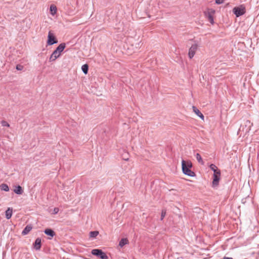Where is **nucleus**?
Instances as JSON below:
<instances>
[{
    "label": "nucleus",
    "instance_id": "obj_12",
    "mask_svg": "<svg viewBox=\"0 0 259 259\" xmlns=\"http://www.w3.org/2000/svg\"><path fill=\"white\" fill-rule=\"evenodd\" d=\"M41 247V239L39 238L36 239L34 243V248L36 250H39Z\"/></svg>",
    "mask_w": 259,
    "mask_h": 259
},
{
    "label": "nucleus",
    "instance_id": "obj_4",
    "mask_svg": "<svg viewBox=\"0 0 259 259\" xmlns=\"http://www.w3.org/2000/svg\"><path fill=\"white\" fill-rule=\"evenodd\" d=\"M58 42L57 40L55 38L54 34L50 31L48 33V41L47 44L48 45H53L55 44H57Z\"/></svg>",
    "mask_w": 259,
    "mask_h": 259
},
{
    "label": "nucleus",
    "instance_id": "obj_7",
    "mask_svg": "<svg viewBox=\"0 0 259 259\" xmlns=\"http://www.w3.org/2000/svg\"><path fill=\"white\" fill-rule=\"evenodd\" d=\"M221 177V172H215L213 175L212 186L215 187L218 185Z\"/></svg>",
    "mask_w": 259,
    "mask_h": 259
},
{
    "label": "nucleus",
    "instance_id": "obj_18",
    "mask_svg": "<svg viewBox=\"0 0 259 259\" xmlns=\"http://www.w3.org/2000/svg\"><path fill=\"white\" fill-rule=\"evenodd\" d=\"M57 7L53 5H51L50 6V11H51V14L54 16L55 15V14L57 12Z\"/></svg>",
    "mask_w": 259,
    "mask_h": 259
},
{
    "label": "nucleus",
    "instance_id": "obj_8",
    "mask_svg": "<svg viewBox=\"0 0 259 259\" xmlns=\"http://www.w3.org/2000/svg\"><path fill=\"white\" fill-rule=\"evenodd\" d=\"M60 55L61 54L57 52V51H54L50 57V61L52 62L55 61L58 58L60 57Z\"/></svg>",
    "mask_w": 259,
    "mask_h": 259
},
{
    "label": "nucleus",
    "instance_id": "obj_25",
    "mask_svg": "<svg viewBox=\"0 0 259 259\" xmlns=\"http://www.w3.org/2000/svg\"><path fill=\"white\" fill-rule=\"evenodd\" d=\"M1 124L3 126H7V127L10 126L9 123L5 120H2L1 121Z\"/></svg>",
    "mask_w": 259,
    "mask_h": 259
},
{
    "label": "nucleus",
    "instance_id": "obj_3",
    "mask_svg": "<svg viewBox=\"0 0 259 259\" xmlns=\"http://www.w3.org/2000/svg\"><path fill=\"white\" fill-rule=\"evenodd\" d=\"M215 13V11L212 9H208L204 12V15L206 18H207L209 22L213 24L214 23L213 15Z\"/></svg>",
    "mask_w": 259,
    "mask_h": 259
},
{
    "label": "nucleus",
    "instance_id": "obj_24",
    "mask_svg": "<svg viewBox=\"0 0 259 259\" xmlns=\"http://www.w3.org/2000/svg\"><path fill=\"white\" fill-rule=\"evenodd\" d=\"M99 234L98 231H92L90 232V236L91 237H96Z\"/></svg>",
    "mask_w": 259,
    "mask_h": 259
},
{
    "label": "nucleus",
    "instance_id": "obj_11",
    "mask_svg": "<svg viewBox=\"0 0 259 259\" xmlns=\"http://www.w3.org/2000/svg\"><path fill=\"white\" fill-rule=\"evenodd\" d=\"M32 226L31 225H27L25 227L24 230L22 232V234L26 235L29 233V232L32 230Z\"/></svg>",
    "mask_w": 259,
    "mask_h": 259
},
{
    "label": "nucleus",
    "instance_id": "obj_19",
    "mask_svg": "<svg viewBox=\"0 0 259 259\" xmlns=\"http://www.w3.org/2000/svg\"><path fill=\"white\" fill-rule=\"evenodd\" d=\"M102 252V250L99 249H94L92 250V253L98 256H100L101 252Z\"/></svg>",
    "mask_w": 259,
    "mask_h": 259
},
{
    "label": "nucleus",
    "instance_id": "obj_10",
    "mask_svg": "<svg viewBox=\"0 0 259 259\" xmlns=\"http://www.w3.org/2000/svg\"><path fill=\"white\" fill-rule=\"evenodd\" d=\"M14 192L17 194H22L23 192L22 188L20 186H17L15 187Z\"/></svg>",
    "mask_w": 259,
    "mask_h": 259
},
{
    "label": "nucleus",
    "instance_id": "obj_27",
    "mask_svg": "<svg viewBox=\"0 0 259 259\" xmlns=\"http://www.w3.org/2000/svg\"><path fill=\"white\" fill-rule=\"evenodd\" d=\"M23 69V66L21 65H17L16 66V69L18 70H22Z\"/></svg>",
    "mask_w": 259,
    "mask_h": 259
},
{
    "label": "nucleus",
    "instance_id": "obj_6",
    "mask_svg": "<svg viewBox=\"0 0 259 259\" xmlns=\"http://www.w3.org/2000/svg\"><path fill=\"white\" fill-rule=\"evenodd\" d=\"M233 11L236 17H239L243 15L245 13V9L243 8L235 7Z\"/></svg>",
    "mask_w": 259,
    "mask_h": 259
},
{
    "label": "nucleus",
    "instance_id": "obj_16",
    "mask_svg": "<svg viewBox=\"0 0 259 259\" xmlns=\"http://www.w3.org/2000/svg\"><path fill=\"white\" fill-rule=\"evenodd\" d=\"M209 167L213 171V174L221 172L220 170H219L216 165L214 164H211L209 166Z\"/></svg>",
    "mask_w": 259,
    "mask_h": 259
},
{
    "label": "nucleus",
    "instance_id": "obj_2",
    "mask_svg": "<svg viewBox=\"0 0 259 259\" xmlns=\"http://www.w3.org/2000/svg\"><path fill=\"white\" fill-rule=\"evenodd\" d=\"M252 125V123L249 120H246L244 121L243 124L241 126L239 132L243 131L245 133H247L250 131Z\"/></svg>",
    "mask_w": 259,
    "mask_h": 259
},
{
    "label": "nucleus",
    "instance_id": "obj_22",
    "mask_svg": "<svg viewBox=\"0 0 259 259\" xmlns=\"http://www.w3.org/2000/svg\"><path fill=\"white\" fill-rule=\"evenodd\" d=\"M88 65L87 64H84L81 67V70L82 72L85 74H87L88 72Z\"/></svg>",
    "mask_w": 259,
    "mask_h": 259
},
{
    "label": "nucleus",
    "instance_id": "obj_5",
    "mask_svg": "<svg viewBox=\"0 0 259 259\" xmlns=\"http://www.w3.org/2000/svg\"><path fill=\"white\" fill-rule=\"evenodd\" d=\"M198 48V45L194 44L191 46L189 50L188 56L190 59H192L195 54V52Z\"/></svg>",
    "mask_w": 259,
    "mask_h": 259
},
{
    "label": "nucleus",
    "instance_id": "obj_23",
    "mask_svg": "<svg viewBox=\"0 0 259 259\" xmlns=\"http://www.w3.org/2000/svg\"><path fill=\"white\" fill-rule=\"evenodd\" d=\"M99 257L101 258V259H108V256L107 255V254H106V253H105L104 252L102 251L101 252L100 254V256Z\"/></svg>",
    "mask_w": 259,
    "mask_h": 259
},
{
    "label": "nucleus",
    "instance_id": "obj_15",
    "mask_svg": "<svg viewBox=\"0 0 259 259\" xmlns=\"http://www.w3.org/2000/svg\"><path fill=\"white\" fill-rule=\"evenodd\" d=\"M44 232L46 235L50 236L52 237H53L55 235L54 231L50 229H46Z\"/></svg>",
    "mask_w": 259,
    "mask_h": 259
},
{
    "label": "nucleus",
    "instance_id": "obj_28",
    "mask_svg": "<svg viewBox=\"0 0 259 259\" xmlns=\"http://www.w3.org/2000/svg\"><path fill=\"white\" fill-rule=\"evenodd\" d=\"M59 208L58 207H55L53 209V213L57 214L59 212Z\"/></svg>",
    "mask_w": 259,
    "mask_h": 259
},
{
    "label": "nucleus",
    "instance_id": "obj_9",
    "mask_svg": "<svg viewBox=\"0 0 259 259\" xmlns=\"http://www.w3.org/2000/svg\"><path fill=\"white\" fill-rule=\"evenodd\" d=\"M192 109H193V111L198 116H199L201 119H202V120H204V116L201 113V112L199 111V110L195 106H193L192 107Z\"/></svg>",
    "mask_w": 259,
    "mask_h": 259
},
{
    "label": "nucleus",
    "instance_id": "obj_26",
    "mask_svg": "<svg viewBox=\"0 0 259 259\" xmlns=\"http://www.w3.org/2000/svg\"><path fill=\"white\" fill-rule=\"evenodd\" d=\"M166 215V210L165 209L162 210L161 213V220H162Z\"/></svg>",
    "mask_w": 259,
    "mask_h": 259
},
{
    "label": "nucleus",
    "instance_id": "obj_14",
    "mask_svg": "<svg viewBox=\"0 0 259 259\" xmlns=\"http://www.w3.org/2000/svg\"><path fill=\"white\" fill-rule=\"evenodd\" d=\"M13 213V209L12 208H8L5 212L6 218L7 219H10Z\"/></svg>",
    "mask_w": 259,
    "mask_h": 259
},
{
    "label": "nucleus",
    "instance_id": "obj_17",
    "mask_svg": "<svg viewBox=\"0 0 259 259\" xmlns=\"http://www.w3.org/2000/svg\"><path fill=\"white\" fill-rule=\"evenodd\" d=\"M128 241L126 238H122L119 242V245L122 247L124 245L128 244Z\"/></svg>",
    "mask_w": 259,
    "mask_h": 259
},
{
    "label": "nucleus",
    "instance_id": "obj_1",
    "mask_svg": "<svg viewBox=\"0 0 259 259\" xmlns=\"http://www.w3.org/2000/svg\"><path fill=\"white\" fill-rule=\"evenodd\" d=\"M192 167V163L190 160H183L182 161V169L183 172L186 175L193 177L195 176V174L190 169Z\"/></svg>",
    "mask_w": 259,
    "mask_h": 259
},
{
    "label": "nucleus",
    "instance_id": "obj_21",
    "mask_svg": "<svg viewBox=\"0 0 259 259\" xmlns=\"http://www.w3.org/2000/svg\"><path fill=\"white\" fill-rule=\"evenodd\" d=\"M195 156H196V158L197 160V161H198V162L201 163V164H204V162H203L200 154L197 153Z\"/></svg>",
    "mask_w": 259,
    "mask_h": 259
},
{
    "label": "nucleus",
    "instance_id": "obj_20",
    "mask_svg": "<svg viewBox=\"0 0 259 259\" xmlns=\"http://www.w3.org/2000/svg\"><path fill=\"white\" fill-rule=\"evenodd\" d=\"M0 188L2 190L5 191L6 192H8L9 191V186H8V185L6 184H2L0 186Z\"/></svg>",
    "mask_w": 259,
    "mask_h": 259
},
{
    "label": "nucleus",
    "instance_id": "obj_13",
    "mask_svg": "<svg viewBox=\"0 0 259 259\" xmlns=\"http://www.w3.org/2000/svg\"><path fill=\"white\" fill-rule=\"evenodd\" d=\"M65 48V44L62 43L60 44L57 48L56 49L55 51L61 54V53L63 51L64 49Z\"/></svg>",
    "mask_w": 259,
    "mask_h": 259
},
{
    "label": "nucleus",
    "instance_id": "obj_29",
    "mask_svg": "<svg viewBox=\"0 0 259 259\" xmlns=\"http://www.w3.org/2000/svg\"><path fill=\"white\" fill-rule=\"evenodd\" d=\"M224 2V0H215V3L217 4H221Z\"/></svg>",
    "mask_w": 259,
    "mask_h": 259
}]
</instances>
